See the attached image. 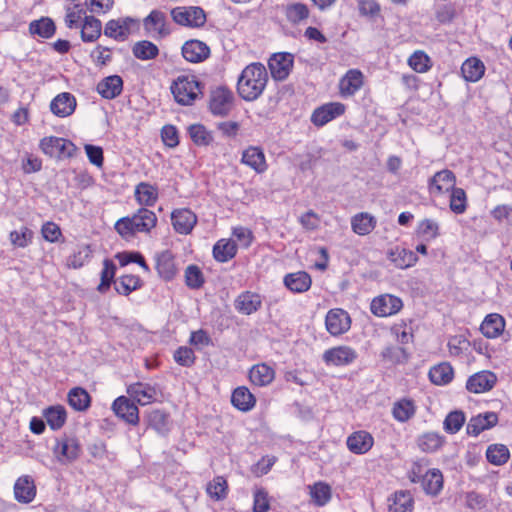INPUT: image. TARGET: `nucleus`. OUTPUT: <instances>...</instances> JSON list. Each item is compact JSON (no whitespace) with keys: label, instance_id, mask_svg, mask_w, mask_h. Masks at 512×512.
<instances>
[{"label":"nucleus","instance_id":"nucleus-19","mask_svg":"<svg viewBox=\"0 0 512 512\" xmlns=\"http://www.w3.org/2000/svg\"><path fill=\"white\" fill-rule=\"evenodd\" d=\"M346 444L352 453L362 455L367 453L372 448L374 439L369 432L360 430L353 432L347 438Z\"/></svg>","mask_w":512,"mask_h":512},{"label":"nucleus","instance_id":"nucleus-24","mask_svg":"<svg viewBox=\"0 0 512 512\" xmlns=\"http://www.w3.org/2000/svg\"><path fill=\"white\" fill-rule=\"evenodd\" d=\"M456 177L450 170H442L437 172L429 180V191L432 194H442L454 188Z\"/></svg>","mask_w":512,"mask_h":512},{"label":"nucleus","instance_id":"nucleus-11","mask_svg":"<svg viewBox=\"0 0 512 512\" xmlns=\"http://www.w3.org/2000/svg\"><path fill=\"white\" fill-rule=\"evenodd\" d=\"M345 112V105L340 102H330L314 110L311 116V122L318 127L324 126L333 119L341 116Z\"/></svg>","mask_w":512,"mask_h":512},{"label":"nucleus","instance_id":"nucleus-61","mask_svg":"<svg viewBox=\"0 0 512 512\" xmlns=\"http://www.w3.org/2000/svg\"><path fill=\"white\" fill-rule=\"evenodd\" d=\"M9 238L14 246L24 248L32 242L33 232L29 228L23 226L19 231L14 230L10 232Z\"/></svg>","mask_w":512,"mask_h":512},{"label":"nucleus","instance_id":"nucleus-48","mask_svg":"<svg viewBox=\"0 0 512 512\" xmlns=\"http://www.w3.org/2000/svg\"><path fill=\"white\" fill-rule=\"evenodd\" d=\"M166 16L159 10H153L144 19V26L147 30L157 31L161 36L169 34V30L165 28Z\"/></svg>","mask_w":512,"mask_h":512},{"label":"nucleus","instance_id":"nucleus-54","mask_svg":"<svg viewBox=\"0 0 512 512\" xmlns=\"http://www.w3.org/2000/svg\"><path fill=\"white\" fill-rule=\"evenodd\" d=\"M116 272V265L110 259H105L103 262V269L101 271V282L97 287L100 293H105L112 282H114Z\"/></svg>","mask_w":512,"mask_h":512},{"label":"nucleus","instance_id":"nucleus-63","mask_svg":"<svg viewBox=\"0 0 512 512\" xmlns=\"http://www.w3.org/2000/svg\"><path fill=\"white\" fill-rule=\"evenodd\" d=\"M311 496L318 506H323L331 498V488L325 483H316L311 489Z\"/></svg>","mask_w":512,"mask_h":512},{"label":"nucleus","instance_id":"nucleus-28","mask_svg":"<svg viewBox=\"0 0 512 512\" xmlns=\"http://www.w3.org/2000/svg\"><path fill=\"white\" fill-rule=\"evenodd\" d=\"M312 284L310 275L305 271L289 273L284 277V285L293 293H303L309 290Z\"/></svg>","mask_w":512,"mask_h":512},{"label":"nucleus","instance_id":"nucleus-1","mask_svg":"<svg viewBox=\"0 0 512 512\" xmlns=\"http://www.w3.org/2000/svg\"><path fill=\"white\" fill-rule=\"evenodd\" d=\"M268 82V73L261 63H252L239 76L237 90L245 101H254L263 93Z\"/></svg>","mask_w":512,"mask_h":512},{"label":"nucleus","instance_id":"nucleus-2","mask_svg":"<svg viewBox=\"0 0 512 512\" xmlns=\"http://www.w3.org/2000/svg\"><path fill=\"white\" fill-rule=\"evenodd\" d=\"M157 224L156 214L140 208L130 217H123L115 223V230L125 239L132 238L137 233H149Z\"/></svg>","mask_w":512,"mask_h":512},{"label":"nucleus","instance_id":"nucleus-26","mask_svg":"<svg viewBox=\"0 0 512 512\" xmlns=\"http://www.w3.org/2000/svg\"><path fill=\"white\" fill-rule=\"evenodd\" d=\"M387 257L395 267L400 269L409 268L418 261L415 252L399 246L390 249L387 252Z\"/></svg>","mask_w":512,"mask_h":512},{"label":"nucleus","instance_id":"nucleus-25","mask_svg":"<svg viewBox=\"0 0 512 512\" xmlns=\"http://www.w3.org/2000/svg\"><path fill=\"white\" fill-rule=\"evenodd\" d=\"M261 306V296L250 291L242 292L235 300L236 310L245 315H250L258 311Z\"/></svg>","mask_w":512,"mask_h":512},{"label":"nucleus","instance_id":"nucleus-64","mask_svg":"<svg viewBox=\"0 0 512 512\" xmlns=\"http://www.w3.org/2000/svg\"><path fill=\"white\" fill-rule=\"evenodd\" d=\"M429 57L423 51L414 52L408 60L409 66L418 73L426 72L429 69Z\"/></svg>","mask_w":512,"mask_h":512},{"label":"nucleus","instance_id":"nucleus-14","mask_svg":"<svg viewBox=\"0 0 512 512\" xmlns=\"http://www.w3.org/2000/svg\"><path fill=\"white\" fill-rule=\"evenodd\" d=\"M172 225L176 232L189 234L197 223V216L190 209H177L171 214Z\"/></svg>","mask_w":512,"mask_h":512},{"label":"nucleus","instance_id":"nucleus-49","mask_svg":"<svg viewBox=\"0 0 512 512\" xmlns=\"http://www.w3.org/2000/svg\"><path fill=\"white\" fill-rule=\"evenodd\" d=\"M509 457V449L503 444H491L486 450L487 461L496 466L505 464Z\"/></svg>","mask_w":512,"mask_h":512},{"label":"nucleus","instance_id":"nucleus-9","mask_svg":"<svg viewBox=\"0 0 512 512\" xmlns=\"http://www.w3.org/2000/svg\"><path fill=\"white\" fill-rule=\"evenodd\" d=\"M81 452L80 445L78 440L73 437H63L58 440L55 447L54 453L57 456V459L62 464H67L75 461Z\"/></svg>","mask_w":512,"mask_h":512},{"label":"nucleus","instance_id":"nucleus-22","mask_svg":"<svg viewBox=\"0 0 512 512\" xmlns=\"http://www.w3.org/2000/svg\"><path fill=\"white\" fill-rule=\"evenodd\" d=\"M498 422V415L494 412H487L485 414H479L470 419L467 424V434L472 436H478L484 430L490 429L495 426Z\"/></svg>","mask_w":512,"mask_h":512},{"label":"nucleus","instance_id":"nucleus-5","mask_svg":"<svg viewBox=\"0 0 512 512\" xmlns=\"http://www.w3.org/2000/svg\"><path fill=\"white\" fill-rule=\"evenodd\" d=\"M40 148L46 155L58 159L71 158L77 150L70 140L54 136L43 138L40 141Z\"/></svg>","mask_w":512,"mask_h":512},{"label":"nucleus","instance_id":"nucleus-34","mask_svg":"<svg viewBox=\"0 0 512 512\" xmlns=\"http://www.w3.org/2000/svg\"><path fill=\"white\" fill-rule=\"evenodd\" d=\"M461 72L466 81L477 82L484 75L485 66L480 59L471 57L462 64Z\"/></svg>","mask_w":512,"mask_h":512},{"label":"nucleus","instance_id":"nucleus-29","mask_svg":"<svg viewBox=\"0 0 512 512\" xmlns=\"http://www.w3.org/2000/svg\"><path fill=\"white\" fill-rule=\"evenodd\" d=\"M123 89V80L118 75H111L97 84L98 93L106 99H114L121 94Z\"/></svg>","mask_w":512,"mask_h":512},{"label":"nucleus","instance_id":"nucleus-15","mask_svg":"<svg viewBox=\"0 0 512 512\" xmlns=\"http://www.w3.org/2000/svg\"><path fill=\"white\" fill-rule=\"evenodd\" d=\"M497 377L490 371H481L469 377L466 388L472 393H483L491 390L496 384Z\"/></svg>","mask_w":512,"mask_h":512},{"label":"nucleus","instance_id":"nucleus-4","mask_svg":"<svg viewBox=\"0 0 512 512\" xmlns=\"http://www.w3.org/2000/svg\"><path fill=\"white\" fill-rule=\"evenodd\" d=\"M139 28L138 20L132 17H121L109 20L104 27V35L118 42L128 40L134 30Z\"/></svg>","mask_w":512,"mask_h":512},{"label":"nucleus","instance_id":"nucleus-55","mask_svg":"<svg viewBox=\"0 0 512 512\" xmlns=\"http://www.w3.org/2000/svg\"><path fill=\"white\" fill-rule=\"evenodd\" d=\"M450 209L455 214H462L467 208V197L464 189L454 187L451 189Z\"/></svg>","mask_w":512,"mask_h":512},{"label":"nucleus","instance_id":"nucleus-3","mask_svg":"<svg viewBox=\"0 0 512 512\" xmlns=\"http://www.w3.org/2000/svg\"><path fill=\"white\" fill-rule=\"evenodd\" d=\"M171 92L177 103L191 105L202 94L201 83L194 75H181L173 81Z\"/></svg>","mask_w":512,"mask_h":512},{"label":"nucleus","instance_id":"nucleus-27","mask_svg":"<svg viewBox=\"0 0 512 512\" xmlns=\"http://www.w3.org/2000/svg\"><path fill=\"white\" fill-rule=\"evenodd\" d=\"M362 85V72L357 69H351L340 80V93L342 96H352L362 87Z\"/></svg>","mask_w":512,"mask_h":512},{"label":"nucleus","instance_id":"nucleus-41","mask_svg":"<svg viewBox=\"0 0 512 512\" xmlns=\"http://www.w3.org/2000/svg\"><path fill=\"white\" fill-rule=\"evenodd\" d=\"M136 200L145 206H153L157 201V188L149 183L141 182L135 188Z\"/></svg>","mask_w":512,"mask_h":512},{"label":"nucleus","instance_id":"nucleus-7","mask_svg":"<svg viewBox=\"0 0 512 512\" xmlns=\"http://www.w3.org/2000/svg\"><path fill=\"white\" fill-rule=\"evenodd\" d=\"M403 307L399 297L390 294L380 295L371 302V312L379 317H386L398 313Z\"/></svg>","mask_w":512,"mask_h":512},{"label":"nucleus","instance_id":"nucleus-60","mask_svg":"<svg viewBox=\"0 0 512 512\" xmlns=\"http://www.w3.org/2000/svg\"><path fill=\"white\" fill-rule=\"evenodd\" d=\"M91 249L88 245L81 246L67 258V266L70 268H81L90 258Z\"/></svg>","mask_w":512,"mask_h":512},{"label":"nucleus","instance_id":"nucleus-37","mask_svg":"<svg viewBox=\"0 0 512 512\" xmlns=\"http://www.w3.org/2000/svg\"><path fill=\"white\" fill-rule=\"evenodd\" d=\"M351 226L353 232L364 236L369 234L375 228L376 219L367 212H361L352 217Z\"/></svg>","mask_w":512,"mask_h":512},{"label":"nucleus","instance_id":"nucleus-32","mask_svg":"<svg viewBox=\"0 0 512 512\" xmlns=\"http://www.w3.org/2000/svg\"><path fill=\"white\" fill-rule=\"evenodd\" d=\"M505 328V321L499 314L493 313L485 317L480 326L482 334L487 338L498 337Z\"/></svg>","mask_w":512,"mask_h":512},{"label":"nucleus","instance_id":"nucleus-38","mask_svg":"<svg viewBox=\"0 0 512 512\" xmlns=\"http://www.w3.org/2000/svg\"><path fill=\"white\" fill-rule=\"evenodd\" d=\"M231 402L237 409L249 411L254 407L256 399L248 388L242 386L233 391Z\"/></svg>","mask_w":512,"mask_h":512},{"label":"nucleus","instance_id":"nucleus-21","mask_svg":"<svg viewBox=\"0 0 512 512\" xmlns=\"http://www.w3.org/2000/svg\"><path fill=\"white\" fill-rule=\"evenodd\" d=\"M75 97L68 92L58 94L50 103L51 112L58 117L70 116L76 108Z\"/></svg>","mask_w":512,"mask_h":512},{"label":"nucleus","instance_id":"nucleus-53","mask_svg":"<svg viewBox=\"0 0 512 512\" xmlns=\"http://www.w3.org/2000/svg\"><path fill=\"white\" fill-rule=\"evenodd\" d=\"M114 283L117 293L124 296L129 295L131 292L141 287V280L136 275H124Z\"/></svg>","mask_w":512,"mask_h":512},{"label":"nucleus","instance_id":"nucleus-56","mask_svg":"<svg viewBox=\"0 0 512 512\" xmlns=\"http://www.w3.org/2000/svg\"><path fill=\"white\" fill-rule=\"evenodd\" d=\"M189 135L192 141L199 146H207L213 140L211 133L201 124L191 125L189 127Z\"/></svg>","mask_w":512,"mask_h":512},{"label":"nucleus","instance_id":"nucleus-18","mask_svg":"<svg viewBox=\"0 0 512 512\" xmlns=\"http://www.w3.org/2000/svg\"><path fill=\"white\" fill-rule=\"evenodd\" d=\"M183 57L191 63H199L210 55V48L202 41L189 40L182 47Z\"/></svg>","mask_w":512,"mask_h":512},{"label":"nucleus","instance_id":"nucleus-59","mask_svg":"<svg viewBox=\"0 0 512 512\" xmlns=\"http://www.w3.org/2000/svg\"><path fill=\"white\" fill-rule=\"evenodd\" d=\"M148 423L158 433H164L168 430V415L162 410H153L148 415Z\"/></svg>","mask_w":512,"mask_h":512},{"label":"nucleus","instance_id":"nucleus-39","mask_svg":"<svg viewBox=\"0 0 512 512\" xmlns=\"http://www.w3.org/2000/svg\"><path fill=\"white\" fill-rule=\"evenodd\" d=\"M237 253V245L232 240L221 239L213 247V256L218 262H227Z\"/></svg>","mask_w":512,"mask_h":512},{"label":"nucleus","instance_id":"nucleus-33","mask_svg":"<svg viewBox=\"0 0 512 512\" xmlns=\"http://www.w3.org/2000/svg\"><path fill=\"white\" fill-rule=\"evenodd\" d=\"M102 31L101 21L94 16H86L81 25V39L85 43L95 42Z\"/></svg>","mask_w":512,"mask_h":512},{"label":"nucleus","instance_id":"nucleus-6","mask_svg":"<svg viewBox=\"0 0 512 512\" xmlns=\"http://www.w3.org/2000/svg\"><path fill=\"white\" fill-rule=\"evenodd\" d=\"M172 19L179 25L201 27L206 22V15L202 8L197 6L176 7L171 10Z\"/></svg>","mask_w":512,"mask_h":512},{"label":"nucleus","instance_id":"nucleus-17","mask_svg":"<svg viewBox=\"0 0 512 512\" xmlns=\"http://www.w3.org/2000/svg\"><path fill=\"white\" fill-rule=\"evenodd\" d=\"M357 357L356 352L347 346H339L331 348L324 352L323 360L327 364L336 366L347 365L352 363Z\"/></svg>","mask_w":512,"mask_h":512},{"label":"nucleus","instance_id":"nucleus-58","mask_svg":"<svg viewBox=\"0 0 512 512\" xmlns=\"http://www.w3.org/2000/svg\"><path fill=\"white\" fill-rule=\"evenodd\" d=\"M185 283L191 289H199L204 284V276L196 265H189L185 270Z\"/></svg>","mask_w":512,"mask_h":512},{"label":"nucleus","instance_id":"nucleus-31","mask_svg":"<svg viewBox=\"0 0 512 512\" xmlns=\"http://www.w3.org/2000/svg\"><path fill=\"white\" fill-rule=\"evenodd\" d=\"M128 394L140 405L151 403L156 396V390L152 386L144 383H134L127 388Z\"/></svg>","mask_w":512,"mask_h":512},{"label":"nucleus","instance_id":"nucleus-44","mask_svg":"<svg viewBox=\"0 0 512 512\" xmlns=\"http://www.w3.org/2000/svg\"><path fill=\"white\" fill-rule=\"evenodd\" d=\"M413 497L408 491L395 492L392 503L389 505V512H412Z\"/></svg>","mask_w":512,"mask_h":512},{"label":"nucleus","instance_id":"nucleus-12","mask_svg":"<svg viewBox=\"0 0 512 512\" xmlns=\"http://www.w3.org/2000/svg\"><path fill=\"white\" fill-rule=\"evenodd\" d=\"M269 69L275 80L282 81L288 77L293 66L290 53H276L268 61Z\"/></svg>","mask_w":512,"mask_h":512},{"label":"nucleus","instance_id":"nucleus-62","mask_svg":"<svg viewBox=\"0 0 512 512\" xmlns=\"http://www.w3.org/2000/svg\"><path fill=\"white\" fill-rule=\"evenodd\" d=\"M116 258L119 260L121 266H126L129 263H137L140 265L143 270L147 273L150 272V268L146 263L144 257L139 252H122L116 255Z\"/></svg>","mask_w":512,"mask_h":512},{"label":"nucleus","instance_id":"nucleus-46","mask_svg":"<svg viewBox=\"0 0 512 512\" xmlns=\"http://www.w3.org/2000/svg\"><path fill=\"white\" fill-rule=\"evenodd\" d=\"M287 20L292 24H299L309 17V8L303 3H290L284 8Z\"/></svg>","mask_w":512,"mask_h":512},{"label":"nucleus","instance_id":"nucleus-10","mask_svg":"<svg viewBox=\"0 0 512 512\" xmlns=\"http://www.w3.org/2000/svg\"><path fill=\"white\" fill-rule=\"evenodd\" d=\"M325 325L331 335L338 336L350 329L351 320L343 309H331L326 315Z\"/></svg>","mask_w":512,"mask_h":512},{"label":"nucleus","instance_id":"nucleus-45","mask_svg":"<svg viewBox=\"0 0 512 512\" xmlns=\"http://www.w3.org/2000/svg\"><path fill=\"white\" fill-rule=\"evenodd\" d=\"M443 443H444V437L435 432L424 433L417 440L418 447L423 452H427V453H432V452L437 451L439 448H441Z\"/></svg>","mask_w":512,"mask_h":512},{"label":"nucleus","instance_id":"nucleus-40","mask_svg":"<svg viewBox=\"0 0 512 512\" xmlns=\"http://www.w3.org/2000/svg\"><path fill=\"white\" fill-rule=\"evenodd\" d=\"M90 401V395L81 387H75L68 393V403L76 411L87 410L90 406Z\"/></svg>","mask_w":512,"mask_h":512},{"label":"nucleus","instance_id":"nucleus-51","mask_svg":"<svg viewBox=\"0 0 512 512\" xmlns=\"http://www.w3.org/2000/svg\"><path fill=\"white\" fill-rule=\"evenodd\" d=\"M133 55L140 60H151L158 56V47L150 41L136 42L132 48Z\"/></svg>","mask_w":512,"mask_h":512},{"label":"nucleus","instance_id":"nucleus-13","mask_svg":"<svg viewBox=\"0 0 512 512\" xmlns=\"http://www.w3.org/2000/svg\"><path fill=\"white\" fill-rule=\"evenodd\" d=\"M114 413L127 423L136 425L139 422V410L136 404L125 396H120L112 404Z\"/></svg>","mask_w":512,"mask_h":512},{"label":"nucleus","instance_id":"nucleus-36","mask_svg":"<svg viewBox=\"0 0 512 512\" xmlns=\"http://www.w3.org/2000/svg\"><path fill=\"white\" fill-rule=\"evenodd\" d=\"M274 377L275 372L273 368L264 363L254 365L249 372L251 382L257 386H266L270 384Z\"/></svg>","mask_w":512,"mask_h":512},{"label":"nucleus","instance_id":"nucleus-8","mask_svg":"<svg viewBox=\"0 0 512 512\" xmlns=\"http://www.w3.org/2000/svg\"><path fill=\"white\" fill-rule=\"evenodd\" d=\"M234 95L226 87H218L211 93L210 110L213 114L219 116L227 115L233 105Z\"/></svg>","mask_w":512,"mask_h":512},{"label":"nucleus","instance_id":"nucleus-35","mask_svg":"<svg viewBox=\"0 0 512 512\" xmlns=\"http://www.w3.org/2000/svg\"><path fill=\"white\" fill-rule=\"evenodd\" d=\"M416 413L415 402L411 399L402 398L396 401L392 408L393 417L399 422H407Z\"/></svg>","mask_w":512,"mask_h":512},{"label":"nucleus","instance_id":"nucleus-20","mask_svg":"<svg viewBox=\"0 0 512 512\" xmlns=\"http://www.w3.org/2000/svg\"><path fill=\"white\" fill-rule=\"evenodd\" d=\"M156 270L160 278L165 281H170L176 276L178 268L171 251L165 250L157 255Z\"/></svg>","mask_w":512,"mask_h":512},{"label":"nucleus","instance_id":"nucleus-43","mask_svg":"<svg viewBox=\"0 0 512 512\" xmlns=\"http://www.w3.org/2000/svg\"><path fill=\"white\" fill-rule=\"evenodd\" d=\"M429 378L436 385L448 384L453 378V368L448 363H440L429 371Z\"/></svg>","mask_w":512,"mask_h":512},{"label":"nucleus","instance_id":"nucleus-16","mask_svg":"<svg viewBox=\"0 0 512 512\" xmlns=\"http://www.w3.org/2000/svg\"><path fill=\"white\" fill-rule=\"evenodd\" d=\"M14 496L19 503L28 504L36 496V485L29 475L19 477L14 484Z\"/></svg>","mask_w":512,"mask_h":512},{"label":"nucleus","instance_id":"nucleus-30","mask_svg":"<svg viewBox=\"0 0 512 512\" xmlns=\"http://www.w3.org/2000/svg\"><path fill=\"white\" fill-rule=\"evenodd\" d=\"M420 483L426 494L436 496L443 488L442 472L436 468L427 470Z\"/></svg>","mask_w":512,"mask_h":512},{"label":"nucleus","instance_id":"nucleus-50","mask_svg":"<svg viewBox=\"0 0 512 512\" xmlns=\"http://www.w3.org/2000/svg\"><path fill=\"white\" fill-rule=\"evenodd\" d=\"M439 229L440 227L437 221L426 218L420 221L418 224L416 234L424 241L429 242L436 239L440 235Z\"/></svg>","mask_w":512,"mask_h":512},{"label":"nucleus","instance_id":"nucleus-57","mask_svg":"<svg viewBox=\"0 0 512 512\" xmlns=\"http://www.w3.org/2000/svg\"><path fill=\"white\" fill-rule=\"evenodd\" d=\"M465 423V415L461 411H453L450 412L443 423L444 430L447 433L455 434L457 433Z\"/></svg>","mask_w":512,"mask_h":512},{"label":"nucleus","instance_id":"nucleus-42","mask_svg":"<svg viewBox=\"0 0 512 512\" xmlns=\"http://www.w3.org/2000/svg\"><path fill=\"white\" fill-rule=\"evenodd\" d=\"M43 416L52 430L60 429L66 422L67 414L63 406H51L44 410Z\"/></svg>","mask_w":512,"mask_h":512},{"label":"nucleus","instance_id":"nucleus-23","mask_svg":"<svg viewBox=\"0 0 512 512\" xmlns=\"http://www.w3.org/2000/svg\"><path fill=\"white\" fill-rule=\"evenodd\" d=\"M241 162L252 168L258 174L267 170L264 152L261 148L256 146H250L243 151Z\"/></svg>","mask_w":512,"mask_h":512},{"label":"nucleus","instance_id":"nucleus-47","mask_svg":"<svg viewBox=\"0 0 512 512\" xmlns=\"http://www.w3.org/2000/svg\"><path fill=\"white\" fill-rule=\"evenodd\" d=\"M29 31L31 34H37L42 38H51L56 31V26L52 19L42 17L30 23Z\"/></svg>","mask_w":512,"mask_h":512},{"label":"nucleus","instance_id":"nucleus-52","mask_svg":"<svg viewBox=\"0 0 512 512\" xmlns=\"http://www.w3.org/2000/svg\"><path fill=\"white\" fill-rule=\"evenodd\" d=\"M228 484L224 477L217 476L207 484L206 492L215 501H220L227 496Z\"/></svg>","mask_w":512,"mask_h":512}]
</instances>
